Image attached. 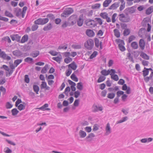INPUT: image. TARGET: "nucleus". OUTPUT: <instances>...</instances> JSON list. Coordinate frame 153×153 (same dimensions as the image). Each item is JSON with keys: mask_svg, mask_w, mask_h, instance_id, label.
Returning a JSON list of instances; mask_svg holds the SVG:
<instances>
[{"mask_svg": "<svg viewBox=\"0 0 153 153\" xmlns=\"http://www.w3.org/2000/svg\"><path fill=\"white\" fill-rule=\"evenodd\" d=\"M140 56L146 60H148L149 58V56L148 55L145 53L143 52L141 53Z\"/></svg>", "mask_w": 153, "mask_h": 153, "instance_id": "20", "label": "nucleus"}, {"mask_svg": "<svg viewBox=\"0 0 153 153\" xmlns=\"http://www.w3.org/2000/svg\"><path fill=\"white\" fill-rule=\"evenodd\" d=\"M139 45L141 50H143L145 48V42L143 39H141L139 40Z\"/></svg>", "mask_w": 153, "mask_h": 153, "instance_id": "10", "label": "nucleus"}, {"mask_svg": "<svg viewBox=\"0 0 153 153\" xmlns=\"http://www.w3.org/2000/svg\"><path fill=\"white\" fill-rule=\"evenodd\" d=\"M116 73V71L114 69H111V70H108L107 71L105 69L102 70L101 71V74L103 75L106 76L109 74H110L111 73Z\"/></svg>", "mask_w": 153, "mask_h": 153, "instance_id": "2", "label": "nucleus"}, {"mask_svg": "<svg viewBox=\"0 0 153 153\" xmlns=\"http://www.w3.org/2000/svg\"><path fill=\"white\" fill-rule=\"evenodd\" d=\"M115 96V94L114 93H109L108 94L107 97L110 99L113 98Z\"/></svg>", "mask_w": 153, "mask_h": 153, "instance_id": "50", "label": "nucleus"}, {"mask_svg": "<svg viewBox=\"0 0 153 153\" xmlns=\"http://www.w3.org/2000/svg\"><path fill=\"white\" fill-rule=\"evenodd\" d=\"M131 45V47L134 49H137L138 47V43L136 42H132Z\"/></svg>", "mask_w": 153, "mask_h": 153, "instance_id": "26", "label": "nucleus"}, {"mask_svg": "<svg viewBox=\"0 0 153 153\" xmlns=\"http://www.w3.org/2000/svg\"><path fill=\"white\" fill-rule=\"evenodd\" d=\"M12 115L13 116H15L17 115L19 112V111L16 108H13L11 110Z\"/></svg>", "mask_w": 153, "mask_h": 153, "instance_id": "39", "label": "nucleus"}, {"mask_svg": "<svg viewBox=\"0 0 153 153\" xmlns=\"http://www.w3.org/2000/svg\"><path fill=\"white\" fill-rule=\"evenodd\" d=\"M114 35L117 38H119L120 37V33L119 31V30L117 29H115L114 30Z\"/></svg>", "mask_w": 153, "mask_h": 153, "instance_id": "29", "label": "nucleus"}, {"mask_svg": "<svg viewBox=\"0 0 153 153\" xmlns=\"http://www.w3.org/2000/svg\"><path fill=\"white\" fill-rule=\"evenodd\" d=\"M119 6V4L117 3H114L112 4L110 7V9L114 10Z\"/></svg>", "mask_w": 153, "mask_h": 153, "instance_id": "30", "label": "nucleus"}, {"mask_svg": "<svg viewBox=\"0 0 153 153\" xmlns=\"http://www.w3.org/2000/svg\"><path fill=\"white\" fill-rule=\"evenodd\" d=\"M87 25L91 27H93L96 26V24L94 20H86L85 21Z\"/></svg>", "mask_w": 153, "mask_h": 153, "instance_id": "6", "label": "nucleus"}, {"mask_svg": "<svg viewBox=\"0 0 153 153\" xmlns=\"http://www.w3.org/2000/svg\"><path fill=\"white\" fill-rule=\"evenodd\" d=\"M135 38V37L134 36L132 35L130 36L128 38V42L130 43L131 42L134 40Z\"/></svg>", "mask_w": 153, "mask_h": 153, "instance_id": "59", "label": "nucleus"}, {"mask_svg": "<svg viewBox=\"0 0 153 153\" xmlns=\"http://www.w3.org/2000/svg\"><path fill=\"white\" fill-rule=\"evenodd\" d=\"M115 74L111 73L110 75L111 76V78L112 79L115 81H117L119 80L118 76L117 75Z\"/></svg>", "mask_w": 153, "mask_h": 153, "instance_id": "18", "label": "nucleus"}, {"mask_svg": "<svg viewBox=\"0 0 153 153\" xmlns=\"http://www.w3.org/2000/svg\"><path fill=\"white\" fill-rule=\"evenodd\" d=\"M4 152L6 153H11L12 150L8 147H7L4 149Z\"/></svg>", "mask_w": 153, "mask_h": 153, "instance_id": "64", "label": "nucleus"}, {"mask_svg": "<svg viewBox=\"0 0 153 153\" xmlns=\"http://www.w3.org/2000/svg\"><path fill=\"white\" fill-rule=\"evenodd\" d=\"M2 40L6 42H8V43H10L11 42V40L9 37L8 36H5L3 37L2 38Z\"/></svg>", "mask_w": 153, "mask_h": 153, "instance_id": "40", "label": "nucleus"}, {"mask_svg": "<svg viewBox=\"0 0 153 153\" xmlns=\"http://www.w3.org/2000/svg\"><path fill=\"white\" fill-rule=\"evenodd\" d=\"M21 15L22 16V10L20 9H18L16 11V15L17 16H19Z\"/></svg>", "mask_w": 153, "mask_h": 153, "instance_id": "43", "label": "nucleus"}, {"mask_svg": "<svg viewBox=\"0 0 153 153\" xmlns=\"http://www.w3.org/2000/svg\"><path fill=\"white\" fill-rule=\"evenodd\" d=\"M17 107L18 109L20 111L24 110L25 108V106L22 104H20Z\"/></svg>", "mask_w": 153, "mask_h": 153, "instance_id": "52", "label": "nucleus"}, {"mask_svg": "<svg viewBox=\"0 0 153 153\" xmlns=\"http://www.w3.org/2000/svg\"><path fill=\"white\" fill-rule=\"evenodd\" d=\"M82 45L81 44H73L72 46V48L74 49H79L82 48Z\"/></svg>", "mask_w": 153, "mask_h": 153, "instance_id": "17", "label": "nucleus"}, {"mask_svg": "<svg viewBox=\"0 0 153 153\" xmlns=\"http://www.w3.org/2000/svg\"><path fill=\"white\" fill-rule=\"evenodd\" d=\"M94 45V41L91 39H88L85 43L84 46L86 48L89 50H91Z\"/></svg>", "mask_w": 153, "mask_h": 153, "instance_id": "1", "label": "nucleus"}, {"mask_svg": "<svg viewBox=\"0 0 153 153\" xmlns=\"http://www.w3.org/2000/svg\"><path fill=\"white\" fill-rule=\"evenodd\" d=\"M0 57L5 60L9 61L11 59L10 56H7L5 52L2 51L1 49H0Z\"/></svg>", "mask_w": 153, "mask_h": 153, "instance_id": "4", "label": "nucleus"}, {"mask_svg": "<svg viewBox=\"0 0 153 153\" xmlns=\"http://www.w3.org/2000/svg\"><path fill=\"white\" fill-rule=\"evenodd\" d=\"M13 54L18 57L21 56L22 55V53L19 51L16 50L14 51L13 52Z\"/></svg>", "mask_w": 153, "mask_h": 153, "instance_id": "15", "label": "nucleus"}, {"mask_svg": "<svg viewBox=\"0 0 153 153\" xmlns=\"http://www.w3.org/2000/svg\"><path fill=\"white\" fill-rule=\"evenodd\" d=\"M118 42H120L118 46L120 49L122 51H125L126 48L124 46V41L122 40L119 39Z\"/></svg>", "mask_w": 153, "mask_h": 153, "instance_id": "7", "label": "nucleus"}, {"mask_svg": "<svg viewBox=\"0 0 153 153\" xmlns=\"http://www.w3.org/2000/svg\"><path fill=\"white\" fill-rule=\"evenodd\" d=\"M47 86V84L46 82L44 81H42L40 85L41 88L42 89H44L46 88Z\"/></svg>", "mask_w": 153, "mask_h": 153, "instance_id": "47", "label": "nucleus"}, {"mask_svg": "<svg viewBox=\"0 0 153 153\" xmlns=\"http://www.w3.org/2000/svg\"><path fill=\"white\" fill-rule=\"evenodd\" d=\"M105 134L108 135L111 132V129L109 123H108L105 127Z\"/></svg>", "mask_w": 153, "mask_h": 153, "instance_id": "11", "label": "nucleus"}, {"mask_svg": "<svg viewBox=\"0 0 153 153\" xmlns=\"http://www.w3.org/2000/svg\"><path fill=\"white\" fill-rule=\"evenodd\" d=\"M72 72V70L71 69L67 70L66 71V76H69Z\"/></svg>", "mask_w": 153, "mask_h": 153, "instance_id": "63", "label": "nucleus"}, {"mask_svg": "<svg viewBox=\"0 0 153 153\" xmlns=\"http://www.w3.org/2000/svg\"><path fill=\"white\" fill-rule=\"evenodd\" d=\"M86 34L88 36L90 37L94 36L95 35V33L93 31L90 29H88L86 31Z\"/></svg>", "mask_w": 153, "mask_h": 153, "instance_id": "13", "label": "nucleus"}, {"mask_svg": "<svg viewBox=\"0 0 153 153\" xmlns=\"http://www.w3.org/2000/svg\"><path fill=\"white\" fill-rule=\"evenodd\" d=\"M73 10L71 8H69L65 10L61 14V16L64 17H67L68 15L73 13Z\"/></svg>", "mask_w": 153, "mask_h": 153, "instance_id": "3", "label": "nucleus"}, {"mask_svg": "<svg viewBox=\"0 0 153 153\" xmlns=\"http://www.w3.org/2000/svg\"><path fill=\"white\" fill-rule=\"evenodd\" d=\"M10 23L13 25L16 26L18 23V22L16 20H11Z\"/></svg>", "mask_w": 153, "mask_h": 153, "instance_id": "58", "label": "nucleus"}, {"mask_svg": "<svg viewBox=\"0 0 153 153\" xmlns=\"http://www.w3.org/2000/svg\"><path fill=\"white\" fill-rule=\"evenodd\" d=\"M68 67L71 68L73 70H75L77 68V66L75 63L73 62L68 65Z\"/></svg>", "mask_w": 153, "mask_h": 153, "instance_id": "25", "label": "nucleus"}, {"mask_svg": "<svg viewBox=\"0 0 153 153\" xmlns=\"http://www.w3.org/2000/svg\"><path fill=\"white\" fill-rule=\"evenodd\" d=\"M67 48L68 47L67 45H60L58 48V49L60 50L61 49H64L66 50Z\"/></svg>", "mask_w": 153, "mask_h": 153, "instance_id": "56", "label": "nucleus"}, {"mask_svg": "<svg viewBox=\"0 0 153 153\" xmlns=\"http://www.w3.org/2000/svg\"><path fill=\"white\" fill-rule=\"evenodd\" d=\"M97 54V52L96 51H94L92 54L90 56V58L92 59L95 57Z\"/></svg>", "mask_w": 153, "mask_h": 153, "instance_id": "48", "label": "nucleus"}, {"mask_svg": "<svg viewBox=\"0 0 153 153\" xmlns=\"http://www.w3.org/2000/svg\"><path fill=\"white\" fill-rule=\"evenodd\" d=\"M130 30L129 29L127 28L124 30L123 32V34L125 36H127L130 34Z\"/></svg>", "mask_w": 153, "mask_h": 153, "instance_id": "34", "label": "nucleus"}, {"mask_svg": "<svg viewBox=\"0 0 153 153\" xmlns=\"http://www.w3.org/2000/svg\"><path fill=\"white\" fill-rule=\"evenodd\" d=\"M124 93V92L122 91H118L117 92V97H119L121 95H123Z\"/></svg>", "mask_w": 153, "mask_h": 153, "instance_id": "62", "label": "nucleus"}, {"mask_svg": "<svg viewBox=\"0 0 153 153\" xmlns=\"http://www.w3.org/2000/svg\"><path fill=\"white\" fill-rule=\"evenodd\" d=\"M144 70L143 71V75L144 77H146L148 75L149 73V71H148L147 68H144Z\"/></svg>", "mask_w": 153, "mask_h": 153, "instance_id": "37", "label": "nucleus"}, {"mask_svg": "<svg viewBox=\"0 0 153 153\" xmlns=\"http://www.w3.org/2000/svg\"><path fill=\"white\" fill-rule=\"evenodd\" d=\"M92 111L94 112H96L99 111H102V107L101 106L97 105H94L92 107Z\"/></svg>", "mask_w": 153, "mask_h": 153, "instance_id": "9", "label": "nucleus"}, {"mask_svg": "<svg viewBox=\"0 0 153 153\" xmlns=\"http://www.w3.org/2000/svg\"><path fill=\"white\" fill-rule=\"evenodd\" d=\"M48 104L46 103L45 104L39 108L38 109L42 111H45V110H50V108H46L48 107Z\"/></svg>", "mask_w": 153, "mask_h": 153, "instance_id": "14", "label": "nucleus"}, {"mask_svg": "<svg viewBox=\"0 0 153 153\" xmlns=\"http://www.w3.org/2000/svg\"><path fill=\"white\" fill-rule=\"evenodd\" d=\"M79 135L81 138H83L86 136V133L82 130H80L79 131Z\"/></svg>", "mask_w": 153, "mask_h": 153, "instance_id": "21", "label": "nucleus"}, {"mask_svg": "<svg viewBox=\"0 0 153 153\" xmlns=\"http://www.w3.org/2000/svg\"><path fill=\"white\" fill-rule=\"evenodd\" d=\"M39 54V51L35 50L32 52L30 54V56L33 58H35L37 57Z\"/></svg>", "mask_w": 153, "mask_h": 153, "instance_id": "12", "label": "nucleus"}, {"mask_svg": "<svg viewBox=\"0 0 153 153\" xmlns=\"http://www.w3.org/2000/svg\"><path fill=\"white\" fill-rule=\"evenodd\" d=\"M72 61V59L70 57L66 58L64 59V62L67 64H68Z\"/></svg>", "mask_w": 153, "mask_h": 153, "instance_id": "49", "label": "nucleus"}, {"mask_svg": "<svg viewBox=\"0 0 153 153\" xmlns=\"http://www.w3.org/2000/svg\"><path fill=\"white\" fill-rule=\"evenodd\" d=\"M62 56L61 55L57 57H53L52 58L53 60L56 61L59 63L62 60Z\"/></svg>", "mask_w": 153, "mask_h": 153, "instance_id": "19", "label": "nucleus"}, {"mask_svg": "<svg viewBox=\"0 0 153 153\" xmlns=\"http://www.w3.org/2000/svg\"><path fill=\"white\" fill-rule=\"evenodd\" d=\"M15 40L17 42H19L21 38V36L17 34H15Z\"/></svg>", "mask_w": 153, "mask_h": 153, "instance_id": "61", "label": "nucleus"}, {"mask_svg": "<svg viewBox=\"0 0 153 153\" xmlns=\"http://www.w3.org/2000/svg\"><path fill=\"white\" fill-rule=\"evenodd\" d=\"M22 61V59H17L14 61V64L16 65V67H17Z\"/></svg>", "mask_w": 153, "mask_h": 153, "instance_id": "33", "label": "nucleus"}, {"mask_svg": "<svg viewBox=\"0 0 153 153\" xmlns=\"http://www.w3.org/2000/svg\"><path fill=\"white\" fill-rule=\"evenodd\" d=\"M48 65H46L42 69L41 72L42 74L45 73L48 70Z\"/></svg>", "mask_w": 153, "mask_h": 153, "instance_id": "35", "label": "nucleus"}, {"mask_svg": "<svg viewBox=\"0 0 153 153\" xmlns=\"http://www.w3.org/2000/svg\"><path fill=\"white\" fill-rule=\"evenodd\" d=\"M24 60L25 62L30 64L32 63L33 62V59L32 58L29 57H27Z\"/></svg>", "mask_w": 153, "mask_h": 153, "instance_id": "32", "label": "nucleus"}, {"mask_svg": "<svg viewBox=\"0 0 153 153\" xmlns=\"http://www.w3.org/2000/svg\"><path fill=\"white\" fill-rule=\"evenodd\" d=\"M5 15L6 16L10 18L13 17V15L10 12L6 11L5 12Z\"/></svg>", "mask_w": 153, "mask_h": 153, "instance_id": "60", "label": "nucleus"}, {"mask_svg": "<svg viewBox=\"0 0 153 153\" xmlns=\"http://www.w3.org/2000/svg\"><path fill=\"white\" fill-rule=\"evenodd\" d=\"M48 53L50 54L52 56H56L58 55V52L55 51L51 50L48 52Z\"/></svg>", "mask_w": 153, "mask_h": 153, "instance_id": "44", "label": "nucleus"}, {"mask_svg": "<svg viewBox=\"0 0 153 153\" xmlns=\"http://www.w3.org/2000/svg\"><path fill=\"white\" fill-rule=\"evenodd\" d=\"M111 1V0H105L103 3V6L104 7H107Z\"/></svg>", "mask_w": 153, "mask_h": 153, "instance_id": "27", "label": "nucleus"}, {"mask_svg": "<svg viewBox=\"0 0 153 153\" xmlns=\"http://www.w3.org/2000/svg\"><path fill=\"white\" fill-rule=\"evenodd\" d=\"M28 37L27 35H25L22 37L21 40V43H24L27 41L28 39Z\"/></svg>", "mask_w": 153, "mask_h": 153, "instance_id": "24", "label": "nucleus"}, {"mask_svg": "<svg viewBox=\"0 0 153 153\" xmlns=\"http://www.w3.org/2000/svg\"><path fill=\"white\" fill-rule=\"evenodd\" d=\"M101 4L99 3H97L92 6V8L94 9H99L100 8Z\"/></svg>", "mask_w": 153, "mask_h": 153, "instance_id": "38", "label": "nucleus"}, {"mask_svg": "<svg viewBox=\"0 0 153 153\" xmlns=\"http://www.w3.org/2000/svg\"><path fill=\"white\" fill-rule=\"evenodd\" d=\"M52 28V26L51 23H49L47 26L43 28V30L45 31H48L51 30Z\"/></svg>", "mask_w": 153, "mask_h": 153, "instance_id": "16", "label": "nucleus"}, {"mask_svg": "<svg viewBox=\"0 0 153 153\" xmlns=\"http://www.w3.org/2000/svg\"><path fill=\"white\" fill-rule=\"evenodd\" d=\"M127 56L128 57V59L131 60V61L133 62V56L131 55V54L130 53H127Z\"/></svg>", "mask_w": 153, "mask_h": 153, "instance_id": "53", "label": "nucleus"}, {"mask_svg": "<svg viewBox=\"0 0 153 153\" xmlns=\"http://www.w3.org/2000/svg\"><path fill=\"white\" fill-rule=\"evenodd\" d=\"M33 89L34 91L36 92V94H38L39 91V87L36 85H33Z\"/></svg>", "mask_w": 153, "mask_h": 153, "instance_id": "28", "label": "nucleus"}, {"mask_svg": "<svg viewBox=\"0 0 153 153\" xmlns=\"http://www.w3.org/2000/svg\"><path fill=\"white\" fill-rule=\"evenodd\" d=\"M49 20H36L34 21L35 25H44Z\"/></svg>", "mask_w": 153, "mask_h": 153, "instance_id": "8", "label": "nucleus"}, {"mask_svg": "<svg viewBox=\"0 0 153 153\" xmlns=\"http://www.w3.org/2000/svg\"><path fill=\"white\" fill-rule=\"evenodd\" d=\"M27 7L26 6L23 7V10L22 11V17L24 18L25 16V14L26 11L27 10Z\"/></svg>", "mask_w": 153, "mask_h": 153, "instance_id": "51", "label": "nucleus"}, {"mask_svg": "<svg viewBox=\"0 0 153 153\" xmlns=\"http://www.w3.org/2000/svg\"><path fill=\"white\" fill-rule=\"evenodd\" d=\"M95 46L100 50H101L102 49V42L100 41L99 39L97 38L95 39Z\"/></svg>", "mask_w": 153, "mask_h": 153, "instance_id": "5", "label": "nucleus"}, {"mask_svg": "<svg viewBox=\"0 0 153 153\" xmlns=\"http://www.w3.org/2000/svg\"><path fill=\"white\" fill-rule=\"evenodd\" d=\"M106 79V77L104 76H100L99 78L97 80V82L98 83L101 82L105 80Z\"/></svg>", "mask_w": 153, "mask_h": 153, "instance_id": "36", "label": "nucleus"}, {"mask_svg": "<svg viewBox=\"0 0 153 153\" xmlns=\"http://www.w3.org/2000/svg\"><path fill=\"white\" fill-rule=\"evenodd\" d=\"M38 27V26L37 25H34L31 27V30L33 31H36Z\"/></svg>", "mask_w": 153, "mask_h": 153, "instance_id": "55", "label": "nucleus"}, {"mask_svg": "<svg viewBox=\"0 0 153 153\" xmlns=\"http://www.w3.org/2000/svg\"><path fill=\"white\" fill-rule=\"evenodd\" d=\"M0 91L2 92V95H3L5 94L6 93V89L3 86H1L0 87Z\"/></svg>", "mask_w": 153, "mask_h": 153, "instance_id": "46", "label": "nucleus"}, {"mask_svg": "<svg viewBox=\"0 0 153 153\" xmlns=\"http://www.w3.org/2000/svg\"><path fill=\"white\" fill-rule=\"evenodd\" d=\"M100 16L101 17L105 19H110L108 17V14L106 13H102L100 14Z\"/></svg>", "mask_w": 153, "mask_h": 153, "instance_id": "22", "label": "nucleus"}, {"mask_svg": "<svg viewBox=\"0 0 153 153\" xmlns=\"http://www.w3.org/2000/svg\"><path fill=\"white\" fill-rule=\"evenodd\" d=\"M25 81L27 83H28L30 81V79L27 75H25Z\"/></svg>", "mask_w": 153, "mask_h": 153, "instance_id": "57", "label": "nucleus"}, {"mask_svg": "<svg viewBox=\"0 0 153 153\" xmlns=\"http://www.w3.org/2000/svg\"><path fill=\"white\" fill-rule=\"evenodd\" d=\"M76 87L80 91L82 90L83 88V85L82 83L81 82H80L77 84V86Z\"/></svg>", "mask_w": 153, "mask_h": 153, "instance_id": "42", "label": "nucleus"}, {"mask_svg": "<svg viewBox=\"0 0 153 153\" xmlns=\"http://www.w3.org/2000/svg\"><path fill=\"white\" fill-rule=\"evenodd\" d=\"M128 119V118L127 117H123L122 118V119L121 120L117 121L116 122V124H118L122 123L123 122L126 121V120H127Z\"/></svg>", "mask_w": 153, "mask_h": 153, "instance_id": "31", "label": "nucleus"}, {"mask_svg": "<svg viewBox=\"0 0 153 153\" xmlns=\"http://www.w3.org/2000/svg\"><path fill=\"white\" fill-rule=\"evenodd\" d=\"M55 18L54 16L51 14H50L47 16V18H45L43 19H54Z\"/></svg>", "mask_w": 153, "mask_h": 153, "instance_id": "45", "label": "nucleus"}, {"mask_svg": "<svg viewBox=\"0 0 153 153\" xmlns=\"http://www.w3.org/2000/svg\"><path fill=\"white\" fill-rule=\"evenodd\" d=\"M153 12V6L149 7L146 10V13L147 15H149Z\"/></svg>", "mask_w": 153, "mask_h": 153, "instance_id": "23", "label": "nucleus"}, {"mask_svg": "<svg viewBox=\"0 0 153 153\" xmlns=\"http://www.w3.org/2000/svg\"><path fill=\"white\" fill-rule=\"evenodd\" d=\"M71 77V79L73 81L75 82H77L78 81V78L76 76V75L74 73L72 74Z\"/></svg>", "mask_w": 153, "mask_h": 153, "instance_id": "41", "label": "nucleus"}, {"mask_svg": "<svg viewBox=\"0 0 153 153\" xmlns=\"http://www.w3.org/2000/svg\"><path fill=\"white\" fill-rule=\"evenodd\" d=\"M13 105L9 102H7L6 103V107L7 109L11 108L13 107Z\"/></svg>", "mask_w": 153, "mask_h": 153, "instance_id": "54", "label": "nucleus"}]
</instances>
